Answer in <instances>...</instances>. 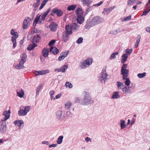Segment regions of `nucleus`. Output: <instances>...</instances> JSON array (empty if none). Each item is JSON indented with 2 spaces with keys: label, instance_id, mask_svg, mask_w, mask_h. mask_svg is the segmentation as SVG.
Here are the masks:
<instances>
[{
  "label": "nucleus",
  "instance_id": "e433bc0d",
  "mask_svg": "<svg viewBox=\"0 0 150 150\" xmlns=\"http://www.w3.org/2000/svg\"><path fill=\"white\" fill-rule=\"evenodd\" d=\"M120 125L121 129H122L126 127L124 121L122 120H120Z\"/></svg>",
  "mask_w": 150,
  "mask_h": 150
},
{
  "label": "nucleus",
  "instance_id": "423d86ee",
  "mask_svg": "<svg viewBox=\"0 0 150 150\" xmlns=\"http://www.w3.org/2000/svg\"><path fill=\"white\" fill-rule=\"evenodd\" d=\"M108 75L105 70H103L101 72V76L99 78V79L102 82L103 80L104 83L107 78Z\"/></svg>",
  "mask_w": 150,
  "mask_h": 150
},
{
  "label": "nucleus",
  "instance_id": "bf43d9fd",
  "mask_svg": "<svg viewBox=\"0 0 150 150\" xmlns=\"http://www.w3.org/2000/svg\"><path fill=\"white\" fill-rule=\"evenodd\" d=\"M55 42V40H52L50 41L48 45L49 46H51Z\"/></svg>",
  "mask_w": 150,
  "mask_h": 150
},
{
  "label": "nucleus",
  "instance_id": "0e129e2a",
  "mask_svg": "<svg viewBox=\"0 0 150 150\" xmlns=\"http://www.w3.org/2000/svg\"><path fill=\"white\" fill-rule=\"evenodd\" d=\"M74 101L76 103H79L80 102V99L78 98H75Z\"/></svg>",
  "mask_w": 150,
  "mask_h": 150
},
{
  "label": "nucleus",
  "instance_id": "dca6fc26",
  "mask_svg": "<svg viewBox=\"0 0 150 150\" xmlns=\"http://www.w3.org/2000/svg\"><path fill=\"white\" fill-rule=\"evenodd\" d=\"M59 52V50L55 47H52L50 50V52L54 55L57 54Z\"/></svg>",
  "mask_w": 150,
  "mask_h": 150
},
{
  "label": "nucleus",
  "instance_id": "cd10ccee",
  "mask_svg": "<svg viewBox=\"0 0 150 150\" xmlns=\"http://www.w3.org/2000/svg\"><path fill=\"white\" fill-rule=\"evenodd\" d=\"M84 61L86 62V64H87L88 66H89L92 64L93 61V59H92L88 58L86 60H84Z\"/></svg>",
  "mask_w": 150,
  "mask_h": 150
},
{
  "label": "nucleus",
  "instance_id": "2eb2a0df",
  "mask_svg": "<svg viewBox=\"0 0 150 150\" xmlns=\"http://www.w3.org/2000/svg\"><path fill=\"white\" fill-rule=\"evenodd\" d=\"M15 125L19 126V128L20 129L22 128L23 125V123L22 121L16 120L14 122Z\"/></svg>",
  "mask_w": 150,
  "mask_h": 150
},
{
  "label": "nucleus",
  "instance_id": "f03ea898",
  "mask_svg": "<svg viewBox=\"0 0 150 150\" xmlns=\"http://www.w3.org/2000/svg\"><path fill=\"white\" fill-rule=\"evenodd\" d=\"M83 93L84 94H85V96L83 100L81 102V104L82 105H84L93 103V101L89 96L88 93L85 91Z\"/></svg>",
  "mask_w": 150,
  "mask_h": 150
},
{
  "label": "nucleus",
  "instance_id": "603ef678",
  "mask_svg": "<svg viewBox=\"0 0 150 150\" xmlns=\"http://www.w3.org/2000/svg\"><path fill=\"white\" fill-rule=\"evenodd\" d=\"M135 1V0H128L127 2L128 4L129 5H132Z\"/></svg>",
  "mask_w": 150,
  "mask_h": 150
},
{
  "label": "nucleus",
  "instance_id": "c85d7f7f",
  "mask_svg": "<svg viewBox=\"0 0 150 150\" xmlns=\"http://www.w3.org/2000/svg\"><path fill=\"white\" fill-rule=\"evenodd\" d=\"M117 88L119 90L122 89V87L124 86L123 83L117 81Z\"/></svg>",
  "mask_w": 150,
  "mask_h": 150
},
{
  "label": "nucleus",
  "instance_id": "37998d69",
  "mask_svg": "<svg viewBox=\"0 0 150 150\" xmlns=\"http://www.w3.org/2000/svg\"><path fill=\"white\" fill-rule=\"evenodd\" d=\"M118 54V52H116L112 54L110 56V59H112L115 58V55Z\"/></svg>",
  "mask_w": 150,
  "mask_h": 150
},
{
  "label": "nucleus",
  "instance_id": "9b49d317",
  "mask_svg": "<svg viewBox=\"0 0 150 150\" xmlns=\"http://www.w3.org/2000/svg\"><path fill=\"white\" fill-rule=\"evenodd\" d=\"M69 35L66 32H63L62 36V40L64 42L67 41L69 39Z\"/></svg>",
  "mask_w": 150,
  "mask_h": 150
},
{
  "label": "nucleus",
  "instance_id": "4c0bfd02",
  "mask_svg": "<svg viewBox=\"0 0 150 150\" xmlns=\"http://www.w3.org/2000/svg\"><path fill=\"white\" fill-rule=\"evenodd\" d=\"M18 114L20 115L24 116L26 115L25 113V112L24 110H20L18 112Z\"/></svg>",
  "mask_w": 150,
  "mask_h": 150
},
{
  "label": "nucleus",
  "instance_id": "a18cd8bd",
  "mask_svg": "<svg viewBox=\"0 0 150 150\" xmlns=\"http://www.w3.org/2000/svg\"><path fill=\"white\" fill-rule=\"evenodd\" d=\"M60 68L62 70V72H65V70L67 69L68 67L67 65H64L61 67Z\"/></svg>",
  "mask_w": 150,
  "mask_h": 150
},
{
  "label": "nucleus",
  "instance_id": "393cba45",
  "mask_svg": "<svg viewBox=\"0 0 150 150\" xmlns=\"http://www.w3.org/2000/svg\"><path fill=\"white\" fill-rule=\"evenodd\" d=\"M76 7V5L73 4L68 6L67 7V10L68 11L74 10Z\"/></svg>",
  "mask_w": 150,
  "mask_h": 150
},
{
  "label": "nucleus",
  "instance_id": "338daca9",
  "mask_svg": "<svg viewBox=\"0 0 150 150\" xmlns=\"http://www.w3.org/2000/svg\"><path fill=\"white\" fill-rule=\"evenodd\" d=\"M54 93V92L53 90H51L50 92V96L53 95Z\"/></svg>",
  "mask_w": 150,
  "mask_h": 150
},
{
  "label": "nucleus",
  "instance_id": "09e8293b",
  "mask_svg": "<svg viewBox=\"0 0 150 150\" xmlns=\"http://www.w3.org/2000/svg\"><path fill=\"white\" fill-rule=\"evenodd\" d=\"M91 26V24L90 22H87L85 26V28L86 29H89L90 28Z\"/></svg>",
  "mask_w": 150,
  "mask_h": 150
},
{
  "label": "nucleus",
  "instance_id": "6e6552de",
  "mask_svg": "<svg viewBox=\"0 0 150 150\" xmlns=\"http://www.w3.org/2000/svg\"><path fill=\"white\" fill-rule=\"evenodd\" d=\"M52 12L56 14L57 16L59 17L62 16L63 13L62 10L57 8L53 9L52 10Z\"/></svg>",
  "mask_w": 150,
  "mask_h": 150
},
{
  "label": "nucleus",
  "instance_id": "39448f33",
  "mask_svg": "<svg viewBox=\"0 0 150 150\" xmlns=\"http://www.w3.org/2000/svg\"><path fill=\"white\" fill-rule=\"evenodd\" d=\"M103 20V19L99 16L95 17L93 18L92 23L93 25H95L101 23Z\"/></svg>",
  "mask_w": 150,
  "mask_h": 150
},
{
  "label": "nucleus",
  "instance_id": "6e6d98bb",
  "mask_svg": "<svg viewBox=\"0 0 150 150\" xmlns=\"http://www.w3.org/2000/svg\"><path fill=\"white\" fill-rule=\"evenodd\" d=\"M131 18V16H128L127 17H125V19L124 20V21H127L130 20Z\"/></svg>",
  "mask_w": 150,
  "mask_h": 150
},
{
  "label": "nucleus",
  "instance_id": "13d9d810",
  "mask_svg": "<svg viewBox=\"0 0 150 150\" xmlns=\"http://www.w3.org/2000/svg\"><path fill=\"white\" fill-rule=\"evenodd\" d=\"M38 32L37 29L35 28V27L33 28V31H31V33L32 34H34V33H37Z\"/></svg>",
  "mask_w": 150,
  "mask_h": 150
},
{
  "label": "nucleus",
  "instance_id": "ea45409f",
  "mask_svg": "<svg viewBox=\"0 0 150 150\" xmlns=\"http://www.w3.org/2000/svg\"><path fill=\"white\" fill-rule=\"evenodd\" d=\"M65 86L66 87H69L70 88H72L73 87L72 84L68 81L66 82L65 84Z\"/></svg>",
  "mask_w": 150,
  "mask_h": 150
},
{
  "label": "nucleus",
  "instance_id": "f3484780",
  "mask_svg": "<svg viewBox=\"0 0 150 150\" xmlns=\"http://www.w3.org/2000/svg\"><path fill=\"white\" fill-rule=\"evenodd\" d=\"M76 20L78 23L81 24L84 21V18L83 16V15L79 16L77 17Z\"/></svg>",
  "mask_w": 150,
  "mask_h": 150
},
{
  "label": "nucleus",
  "instance_id": "5701e85b",
  "mask_svg": "<svg viewBox=\"0 0 150 150\" xmlns=\"http://www.w3.org/2000/svg\"><path fill=\"white\" fill-rule=\"evenodd\" d=\"M32 44H30L27 47V50H32L34 48L37 46V45L36 43L33 42L32 43Z\"/></svg>",
  "mask_w": 150,
  "mask_h": 150
},
{
  "label": "nucleus",
  "instance_id": "aec40b11",
  "mask_svg": "<svg viewBox=\"0 0 150 150\" xmlns=\"http://www.w3.org/2000/svg\"><path fill=\"white\" fill-rule=\"evenodd\" d=\"M25 63V62H23L20 60L19 64L16 66V68L17 69H22L24 67L23 64Z\"/></svg>",
  "mask_w": 150,
  "mask_h": 150
},
{
  "label": "nucleus",
  "instance_id": "b1692460",
  "mask_svg": "<svg viewBox=\"0 0 150 150\" xmlns=\"http://www.w3.org/2000/svg\"><path fill=\"white\" fill-rule=\"evenodd\" d=\"M122 59L121 62L122 63H124L127 60V55L126 54H123L122 56Z\"/></svg>",
  "mask_w": 150,
  "mask_h": 150
},
{
  "label": "nucleus",
  "instance_id": "c756f323",
  "mask_svg": "<svg viewBox=\"0 0 150 150\" xmlns=\"http://www.w3.org/2000/svg\"><path fill=\"white\" fill-rule=\"evenodd\" d=\"M62 111L61 110H59L58 111L56 115L57 118L60 119H61L62 115Z\"/></svg>",
  "mask_w": 150,
  "mask_h": 150
},
{
  "label": "nucleus",
  "instance_id": "58836bf2",
  "mask_svg": "<svg viewBox=\"0 0 150 150\" xmlns=\"http://www.w3.org/2000/svg\"><path fill=\"white\" fill-rule=\"evenodd\" d=\"M63 138V136H60L59 137L57 141V142L58 144H60L62 143Z\"/></svg>",
  "mask_w": 150,
  "mask_h": 150
},
{
  "label": "nucleus",
  "instance_id": "c03bdc74",
  "mask_svg": "<svg viewBox=\"0 0 150 150\" xmlns=\"http://www.w3.org/2000/svg\"><path fill=\"white\" fill-rule=\"evenodd\" d=\"M41 16V15H38L36 16L35 18L34 21H35V23H38L40 19V18Z\"/></svg>",
  "mask_w": 150,
  "mask_h": 150
},
{
  "label": "nucleus",
  "instance_id": "f257e3e1",
  "mask_svg": "<svg viewBox=\"0 0 150 150\" xmlns=\"http://www.w3.org/2000/svg\"><path fill=\"white\" fill-rule=\"evenodd\" d=\"M127 67V64H124L123 65L121 68V74L123 75V79L125 80V85L128 86L130 84V81L129 78H127L129 75V70L126 69Z\"/></svg>",
  "mask_w": 150,
  "mask_h": 150
},
{
  "label": "nucleus",
  "instance_id": "f8f14e48",
  "mask_svg": "<svg viewBox=\"0 0 150 150\" xmlns=\"http://www.w3.org/2000/svg\"><path fill=\"white\" fill-rule=\"evenodd\" d=\"M65 31L64 32H66L67 33L70 35L72 33V30L71 28V26H70L69 25H67L66 26L65 28Z\"/></svg>",
  "mask_w": 150,
  "mask_h": 150
},
{
  "label": "nucleus",
  "instance_id": "f704fd0d",
  "mask_svg": "<svg viewBox=\"0 0 150 150\" xmlns=\"http://www.w3.org/2000/svg\"><path fill=\"white\" fill-rule=\"evenodd\" d=\"M49 72V71L48 70H45L38 71L39 75L45 74L47 73H48Z\"/></svg>",
  "mask_w": 150,
  "mask_h": 150
},
{
  "label": "nucleus",
  "instance_id": "a211bd4d",
  "mask_svg": "<svg viewBox=\"0 0 150 150\" xmlns=\"http://www.w3.org/2000/svg\"><path fill=\"white\" fill-rule=\"evenodd\" d=\"M18 38V35H15L14 36H13L11 37V41L12 42L13 45V47L14 48H15L16 45V39Z\"/></svg>",
  "mask_w": 150,
  "mask_h": 150
},
{
  "label": "nucleus",
  "instance_id": "9d476101",
  "mask_svg": "<svg viewBox=\"0 0 150 150\" xmlns=\"http://www.w3.org/2000/svg\"><path fill=\"white\" fill-rule=\"evenodd\" d=\"M11 114V111L10 110L4 111L3 113V115L5 116L4 121H5L8 119L10 117Z\"/></svg>",
  "mask_w": 150,
  "mask_h": 150
},
{
  "label": "nucleus",
  "instance_id": "a19ab883",
  "mask_svg": "<svg viewBox=\"0 0 150 150\" xmlns=\"http://www.w3.org/2000/svg\"><path fill=\"white\" fill-rule=\"evenodd\" d=\"M146 73L145 72H143V73H139L138 74L137 76L139 78H141L144 77L146 76Z\"/></svg>",
  "mask_w": 150,
  "mask_h": 150
},
{
  "label": "nucleus",
  "instance_id": "680f3d73",
  "mask_svg": "<svg viewBox=\"0 0 150 150\" xmlns=\"http://www.w3.org/2000/svg\"><path fill=\"white\" fill-rule=\"evenodd\" d=\"M45 4H46L45 3H44L43 2H42L39 8V9L41 10L43 8L44 6L45 5Z\"/></svg>",
  "mask_w": 150,
  "mask_h": 150
},
{
  "label": "nucleus",
  "instance_id": "8fccbe9b",
  "mask_svg": "<svg viewBox=\"0 0 150 150\" xmlns=\"http://www.w3.org/2000/svg\"><path fill=\"white\" fill-rule=\"evenodd\" d=\"M111 11V10L110 8H106L103 11V13L105 14H107L109 13Z\"/></svg>",
  "mask_w": 150,
  "mask_h": 150
},
{
  "label": "nucleus",
  "instance_id": "ddd939ff",
  "mask_svg": "<svg viewBox=\"0 0 150 150\" xmlns=\"http://www.w3.org/2000/svg\"><path fill=\"white\" fill-rule=\"evenodd\" d=\"M57 26V25L56 23L52 22L50 24V27L52 31H55L56 30Z\"/></svg>",
  "mask_w": 150,
  "mask_h": 150
},
{
  "label": "nucleus",
  "instance_id": "4468645a",
  "mask_svg": "<svg viewBox=\"0 0 150 150\" xmlns=\"http://www.w3.org/2000/svg\"><path fill=\"white\" fill-rule=\"evenodd\" d=\"M50 10L51 8H49L45 13H43V14L42 16L41 20L42 21H43L45 20V18L46 17L48 13L50 11Z\"/></svg>",
  "mask_w": 150,
  "mask_h": 150
},
{
  "label": "nucleus",
  "instance_id": "1a4fd4ad",
  "mask_svg": "<svg viewBox=\"0 0 150 150\" xmlns=\"http://www.w3.org/2000/svg\"><path fill=\"white\" fill-rule=\"evenodd\" d=\"M41 39V37L40 35H35L32 39V42H34L37 44V43L39 42Z\"/></svg>",
  "mask_w": 150,
  "mask_h": 150
},
{
  "label": "nucleus",
  "instance_id": "864d4df0",
  "mask_svg": "<svg viewBox=\"0 0 150 150\" xmlns=\"http://www.w3.org/2000/svg\"><path fill=\"white\" fill-rule=\"evenodd\" d=\"M11 34L12 35H13V36H14L15 35H18L17 34V32H15L13 29H12L11 30Z\"/></svg>",
  "mask_w": 150,
  "mask_h": 150
},
{
  "label": "nucleus",
  "instance_id": "bb28decb",
  "mask_svg": "<svg viewBox=\"0 0 150 150\" xmlns=\"http://www.w3.org/2000/svg\"><path fill=\"white\" fill-rule=\"evenodd\" d=\"M141 37L140 35H139L137 37V40L135 44V47L137 48L138 46V45L140 41Z\"/></svg>",
  "mask_w": 150,
  "mask_h": 150
},
{
  "label": "nucleus",
  "instance_id": "20e7f679",
  "mask_svg": "<svg viewBox=\"0 0 150 150\" xmlns=\"http://www.w3.org/2000/svg\"><path fill=\"white\" fill-rule=\"evenodd\" d=\"M6 131V122L2 121L0 122V132L4 133Z\"/></svg>",
  "mask_w": 150,
  "mask_h": 150
},
{
  "label": "nucleus",
  "instance_id": "c9c22d12",
  "mask_svg": "<svg viewBox=\"0 0 150 150\" xmlns=\"http://www.w3.org/2000/svg\"><path fill=\"white\" fill-rule=\"evenodd\" d=\"M129 87L127 88V86H125L122 88L121 89L122 93L124 94H125L129 90Z\"/></svg>",
  "mask_w": 150,
  "mask_h": 150
},
{
  "label": "nucleus",
  "instance_id": "3c124183",
  "mask_svg": "<svg viewBox=\"0 0 150 150\" xmlns=\"http://www.w3.org/2000/svg\"><path fill=\"white\" fill-rule=\"evenodd\" d=\"M83 40V38L82 37H80L76 41V42L78 44H79L80 43H81L82 42Z\"/></svg>",
  "mask_w": 150,
  "mask_h": 150
},
{
  "label": "nucleus",
  "instance_id": "2f4dec72",
  "mask_svg": "<svg viewBox=\"0 0 150 150\" xmlns=\"http://www.w3.org/2000/svg\"><path fill=\"white\" fill-rule=\"evenodd\" d=\"M71 104V102L69 101L65 104V107L67 110H68L70 109V108Z\"/></svg>",
  "mask_w": 150,
  "mask_h": 150
},
{
  "label": "nucleus",
  "instance_id": "5fc2aeb1",
  "mask_svg": "<svg viewBox=\"0 0 150 150\" xmlns=\"http://www.w3.org/2000/svg\"><path fill=\"white\" fill-rule=\"evenodd\" d=\"M103 2V1H101L100 2H99L98 4H95L94 5H93V6H100L101 5Z\"/></svg>",
  "mask_w": 150,
  "mask_h": 150
},
{
  "label": "nucleus",
  "instance_id": "6ab92c4d",
  "mask_svg": "<svg viewBox=\"0 0 150 150\" xmlns=\"http://www.w3.org/2000/svg\"><path fill=\"white\" fill-rule=\"evenodd\" d=\"M49 50L48 49L44 48L43 49L42 53L43 56L45 57H48L49 55Z\"/></svg>",
  "mask_w": 150,
  "mask_h": 150
},
{
  "label": "nucleus",
  "instance_id": "0eeeda50",
  "mask_svg": "<svg viewBox=\"0 0 150 150\" xmlns=\"http://www.w3.org/2000/svg\"><path fill=\"white\" fill-rule=\"evenodd\" d=\"M69 53V50L61 53L60 54V56L58 58V60L59 61H61L63 60L68 55Z\"/></svg>",
  "mask_w": 150,
  "mask_h": 150
},
{
  "label": "nucleus",
  "instance_id": "7ed1b4c3",
  "mask_svg": "<svg viewBox=\"0 0 150 150\" xmlns=\"http://www.w3.org/2000/svg\"><path fill=\"white\" fill-rule=\"evenodd\" d=\"M31 19L28 17H26L23 23V28L24 29H27L30 25Z\"/></svg>",
  "mask_w": 150,
  "mask_h": 150
},
{
  "label": "nucleus",
  "instance_id": "4be33fe9",
  "mask_svg": "<svg viewBox=\"0 0 150 150\" xmlns=\"http://www.w3.org/2000/svg\"><path fill=\"white\" fill-rule=\"evenodd\" d=\"M77 17L79 16L83 15V11L80 8H78L76 11Z\"/></svg>",
  "mask_w": 150,
  "mask_h": 150
},
{
  "label": "nucleus",
  "instance_id": "4d7b16f0",
  "mask_svg": "<svg viewBox=\"0 0 150 150\" xmlns=\"http://www.w3.org/2000/svg\"><path fill=\"white\" fill-rule=\"evenodd\" d=\"M126 52V53H128L129 54H130L132 52V49H127L125 50Z\"/></svg>",
  "mask_w": 150,
  "mask_h": 150
},
{
  "label": "nucleus",
  "instance_id": "a878e982",
  "mask_svg": "<svg viewBox=\"0 0 150 150\" xmlns=\"http://www.w3.org/2000/svg\"><path fill=\"white\" fill-rule=\"evenodd\" d=\"M17 93L18 96L20 98L22 97L24 95V91L22 89H21L20 91H17Z\"/></svg>",
  "mask_w": 150,
  "mask_h": 150
},
{
  "label": "nucleus",
  "instance_id": "052dcab7",
  "mask_svg": "<svg viewBox=\"0 0 150 150\" xmlns=\"http://www.w3.org/2000/svg\"><path fill=\"white\" fill-rule=\"evenodd\" d=\"M33 34H28L27 36V39L28 40H30L32 37V35Z\"/></svg>",
  "mask_w": 150,
  "mask_h": 150
},
{
  "label": "nucleus",
  "instance_id": "49530a36",
  "mask_svg": "<svg viewBox=\"0 0 150 150\" xmlns=\"http://www.w3.org/2000/svg\"><path fill=\"white\" fill-rule=\"evenodd\" d=\"M30 110V107L29 106H25L24 108V111L26 115L28 112Z\"/></svg>",
  "mask_w": 150,
  "mask_h": 150
},
{
  "label": "nucleus",
  "instance_id": "de8ad7c7",
  "mask_svg": "<svg viewBox=\"0 0 150 150\" xmlns=\"http://www.w3.org/2000/svg\"><path fill=\"white\" fill-rule=\"evenodd\" d=\"M43 87V85L42 84H40L38 86L37 91H36V94H37V93H39V92L40 91L41 88Z\"/></svg>",
  "mask_w": 150,
  "mask_h": 150
},
{
  "label": "nucleus",
  "instance_id": "72a5a7b5",
  "mask_svg": "<svg viewBox=\"0 0 150 150\" xmlns=\"http://www.w3.org/2000/svg\"><path fill=\"white\" fill-rule=\"evenodd\" d=\"M26 58H27L26 54L25 53H24L23 54L22 56L21 59V61L25 62L26 61Z\"/></svg>",
  "mask_w": 150,
  "mask_h": 150
},
{
  "label": "nucleus",
  "instance_id": "473e14b6",
  "mask_svg": "<svg viewBox=\"0 0 150 150\" xmlns=\"http://www.w3.org/2000/svg\"><path fill=\"white\" fill-rule=\"evenodd\" d=\"M88 66L84 61L81 63V64L80 65L81 67L83 69H85Z\"/></svg>",
  "mask_w": 150,
  "mask_h": 150
},
{
  "label": "nucleus",
  "instance_id": "412c9836",
  "mask_svg": "<svg viewBox=\"0 0 150 150\" xmlns=\"http://www.w3.org/2000/svg\"><path fill=\"white\" fill-rule=\"evenodd\" d=\"M72 29L73 30H77L79 29V26L77 23H73L71 25Z\"/></svg>",
  "mask_w": 150,
  "mask_h": 150
},
{
  "label": "nucleus",
  "instance_id": "7c9ffc66",
  "mask_svg": "<svg viewBox=\"0 0 150 150\" xmlns=\"http://www.w3.org/2000/svg\"><path fill=\"white\" fill-rule=\"evenodd\" d=\"M119 92H115L113 94L112 96V98H118L120 97V96L118 94Z\"/></svg>",
  "mask_w": 150,
  "mask_h": 150
},
{
  "label": "nucleus",
  "instance_id": "69168bd1",
  "mask_svg": "<svg viewBox=\"0 0 150 150\" xmlns=\"http://www.w3.org/2000/svg\"><path fill=\"white\" fill-rule=\"evenodd\" d=\"M61 96L62 95L61 93H59L58 94L56 95V96L55 99H57L59 98H60Z\"/></svg>",
  "mask_w": 150,
  "mask_h": 150
},
{
  "label": "nucleus",
  "instance_id": "774afa93",
  "mask_svg": "<svg viewBox=\"0 0 150 150\" xmlns=\"http://www.w3.org/2000/svg\"><path fill=\"white\" fill-rule=\"evenodd\" d=\"M146 31L149 33H150V28L147 27L146 28Z\"/></svg>",
  "mask_w": 150,
  "mask_h": 150
},
{
  "label": "nucleus",
  "instance_id": "79ce46f5",
  "mask_svg": "<svg viewBox=\"0 0 150 150\" xmlns=\"http://www.w3.org/2000/svg\"><path fill=\"white\" fill-rule=\"evenodd\" d=\"M81 1L83 2V4L85 5H87L90 3V0H80Z\"/></svg>",
  "mask_w": 150,
  "mask_h": 150
},
{
  "label": "nucleus",
  "instance_id": "e2e57ef3",
  "mask_svg": "<svg viewBox=\"0 0 150 150\" xmlns=\"http://www.w3.org/2000/svg\"><path fill=\"white\" fill-rule=\"evenodd\" d=\"M40 3H39L38 2H37L35 4H34L33 5V6L34 7H38L39 5H40Z\"/></svg>",
  "mask_w": 150,
  "mask_h": 150
}]
</instances>
